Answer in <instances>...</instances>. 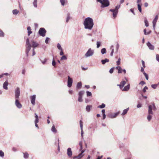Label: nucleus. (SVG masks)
Returning <instances> with one entry per match:
<instances>
[{
  "label": "nucleus",
  "instance_id": "1",
  "mask_svg": "<svg viewBox=\"0 0 159 159\" xmlns=\"http://www.w3.org/2000/svg\"><path fill=\"white\" fill-rule=\"evenodd\" d=\"M83 25L85 29L91 30L94 25L93 19L89 17L86 18L84 21Z\"/></svg>",
  "mask_w": 159,
  "mask_h": 159
},
{
  "label": "nucleus",
  "instance_id": "2",
  "mask_svg": "<svg viewBox=\"0 0 159 159\" xmlns=\"http://www.w3.org/2000/svg\"><path fill=\"white\" fill-rule=\"evenodd\" d=\"M156 110V107L154 103L152 105H149L148 106V115L147 119L148 121H150L151 120L152 118V116L151 114H153V112L152 110Z\"/></svg>",
  "mask_w": 159,
  "mask_h": 159
},
{
  "label": "nucleus",
  "instance_id": "3",
  "mask_svg": "<svg viewBox=\"0 0 159 159\" xmlns=\"http://www.w3.org/2000/svg\"><path fill=\"white\" fill-rule=\"evenodd\" d=\"M120 5H117L115 7V9H110L109 11L113 13V16L114 19L116 17L117 15L118 12V9L120 8Z\"/></svg>",
  "mask_w": 159,
  "mask_h": 159
},
{
  "label": "nucleus",
  "instance_id": "4",
  "mask_svg": "<svg viewBox=\"0 0 159 159\" xmlns=\"http://www.w3.org/2000/svg\"><path fill=\"white\" fill-rule=\"evenodd\" d=\"M26 50L25 52L27 56H28V54L30 50L31 47V45L30 43V42L29 39L28 38L26 39Z\"/></svg>",
  "mask_w": 159,
  "mask_h": 159
},
{
  "label": "nucleus",
  "instance_id": "5",
  "mask_svg": "<svg viewBox=\"0 0 159 159\" xmlns=\"http://www.w3.org/2000/svg\"><path fill=\"white\" fill-rule=\"evenodd\" d=\"M94 53V51L91 48H89L85 54V56L86 57H88L92 56Z\"/></svg>",
  "mask_w": 159,
  "mask_h": 159
},
{
  "label": "nucleus",
  "instance_id": "6",
  "mask_svg": "<svg viewBox=\"0 0 159 159\" xmlns=\"http://www.w3.org/2000/svg\"><path fill=\"white\" fill-rule=\"evenodd\" d=\"M102 2L101 6L102 8L107 7L110 5V2L108 0H103Z\"/></svg>",
  "mask_w": 159,
  "mask_h": 159
},
{
  "label": "nucleus",
  "instance_id": "7",
  "mask_svg": "<svg viewBox=\"0 0 159 159\" xmlns=\"http://www.w3.org/2000/svg\"><path fill=\"white\" fill-rule=\"evenodd\" d=\"M46 33V31L43 28H40L39 31V34L43 37H44L45 36Z\"/></svg>",
  "mask_w": 159,
  "mask_h": 159
},
{
  "label": "nucleus",
  "instance_id": "8",
  "mask_svg": "<svg viewBox=\"0 0 159 159\" xmlns=\"http://www.w3.org/2000/svg\"><path fill=\"white\" fill-rule=\"evenodd\" d=\"M84 93V91H80L78 94L79 97L78 98V101L80 102H81L83 101L82 97Z\"/></svg>",
  "mask_w": 159,
  "mask_h": 159
},
{
  "label": "nucleus",
  "instance_id": "9",
  "mask_svg": "<svg viewBox=\"0 0 159 159\" xmlns=\"http://www.w3.org/2000/svg\"><path fill=\"white\" fill-rule=\"evenodd\" d=\"M20 90L19 88L17 87L15 91V98L16 99H18L20 96Z\"/></svg>",
  "mask_w": 159,
  "mask_h": 159
},
{
  "label": "nucleus",
  "instance_id": "10",
  "mask_svg": "<svg viewBox=\"0 0 159 159\" xmlns=\"http://www.w3.org/2000/svg\"><path fill=\"white\" fill-rule=\"evenodd\" d=\"M73 83V80L72 79L70 78V76H68V79H67V86L68 87H70L72 85Z\"/></svg>",
  "mask_w": 159,
  "mask_h": 159
},
{
  "label": "nucleus",
  "instance_id": "11",
  "mask_svg": "<svg viewBox=\"0 0 159 159\" xmlns=\"http://www.w3.org/2000/svg\"><path fill=\"white\" fill-rule=\"evenodd\" d=\"M119 113L120 112L119 111L114 113H110L108 115V116L109 118H115L118 116Z\"/></svg>",
  "mask_w": 159,
  "mask_h": 159
},
{
  "label": "nucleus",
  "instance_id": "12",
  "mask_svg": "<svg viewBox=\"0 0 159 159\" xmlns=\"http://www.w3.org/2000/svg\"><path fill=\"white\" fill-rule=\"evenodd\" d=\"M67 154L69 157L70 158L72 157V152L71 148H67Z\"/></svg>",
  "mask_w": 159,
  "mask_h": 159
},
{
  "label": "nucleus",
  "instance_id": "13",
  "mask_svg": "<svg viewBox=\"0 0 159 159\" xmlns=\"http://www.w3.org/2000/svg\"><path fill=\"white\" fill-rule=\"evenodd\" d=\"M125 78L126 80V81L125 80L122 81L120 82V84H117V86L120 87V89H122L124 85L126 84V82L128 81L126 78Z\"/></svg>",
  "mask_w": 159,
  "mask_h": 159
},
{
  "label": "nucleus",
  "instance_id": "14",
  "mask_svg": "<svg viewBox=\"0 0 159 159\" xmlns=\"http://www.w3.org/2000/svg\"><path fill=\"white\" fill-rule=\"evenodd\" d=\"M158 18V15H157L152 21L153 27L154 30L155 29L156 25Z\"/></svg>",
  "mask_w": 159,
  "mask_h": 159
},
{
  "label": "nucleus",
  "instance_id": "15",
  "mask_svg": "<svg viewBox=\"0 0 159 159\" xmlns=\"http://www.w3.org/2000/svg\"><path fill=\"white\" fill-rule=\"evenodd\" d=\"M15 104L16 107L19 109L21 108L22 107V105L20 104L19 101L17 99H16Z\"/></svg>",
  "mask_w": 159,
  "mask_h": 159
},
{
  "label": "nucleus",
  "instance_id": "16",
  "mask_svg": "<svg viewBox=\"0 0 159 159\" xmlns=\"http://www.w3.org/2000/svg\"><path fill=\"white\" fill-rule=\"evenodd\" d=\"M31 42L32 47L34 49L35 48L37 47L39 45L38 43L33 40H31Z\"/></svg>",
  "mask_w": 159,
  "mask_h": 159
},
{
  "label": "nucleus",
  "instance_id": "17",
  "mask_svg": "<svg viewBox=\"0 0 159 159\" xmlns=\"http://www.w3.org/2000/svg\"><path fill=\"white\" fill-rule=\"evenodd\" d=\"M36 95H34L32 96H31L30 98L31 99V103L33 105H34L35 104V100Z\"/></svg>",
  "mask_w": 159,
  "mask_h": 159
},
{
  "label": "nucleus",
  "instance_id": "18",
  "mask_svg": "<svg viewBox=\"0 0 159 159\" xmlns=\"http://www.w3.org/2000/svg\"><path fill=\"white\" fill-rule=\"evenodd\" d=\"M80 123L81 130V136L83 137V134H84V132L83 129V122L82 120H80Z\"/></svg>",
  "mask_w": 159,
  "mask_h": 159
},
{
  "label": "nucleus",
  "instance_id": "19",
  "mask_svg": "<svg viewBox=\"0 0 159 159\" xmlns=\"http://www.w3.org/2000/svg\"><path fill=\"white\" fill-rule=\"evenodd\" d=\"M147 46L150 50H153L154 49V47L149 42H148L147 43Z\"/></svg>",
  "mask_w": 159,
  "mask_h": 159
},
{
  "label": "nucleus",
  "instance_id": "20",
  "mask_svg": "<svg viewBox=\"0 0 159 159\" xmlns=\"http://www.w3.org/2000/svg\"><path fill=\"white\" fill-rule=\"evenodd\" d=\"M8 85V82L7 80L3 84V88L4 89L7 90L8 89L7 86Z\"/></svg>",
  "mask_w": 159,
  "mask_h": 159
},
{
  "label": "nucleus",
  "instance_id": "21",
  "mask_svg": "<svg viewBox=\"0 0 159 159\" xmlns=\"http://www.w3.org/2000/svg\"><path fill=\"white\" fill-rule=\"evenodd\" d=\"M130 84H128L127 86H125L124 88L122 89L123 91H128L130 88Z\"/></svg>",
  "mask_w": 159,
  "mask_h": 159
},
{
  "label": "nucleus",
  "instance_id": "22",
  "mask_svg": "<svg viewBox=\"0 0 159 159\" xmlns=\"http://www.w3.org/2000/svg\"><path fill=\"white\" fill-rule=\"evenodd\" d=\"M92 105H87L86 108V111L89 112L90 111V109L92 108Z\"/></svg>",
  "mask_w": 159,
  "mask_h": 159
},
{
  "label": "nucleus",
  "instance_id": "23",
  "mask_svg": "<svg viewBox=\"0 0 159 159\" xmlns=\"http://www.w3.org/2000/svg\"><path fill=\"white\" fill-rule=\"evenodd\" d=\"M109 61V60L107 58H106L104 60H101V62L103 65L105 64L106 62H108Z\"/></svg>",
  "mask_w": 159,
  "mask_h": 159
},
{
  "label": "nucleus",
  "instance_id": "24",
  "mask_svg": "<svg viewBox=\"0 0 159 159\" xmlns=\"http://www.w3.org/2000/svg\"><path fill=\"white\" fill-rule=\"evenodd\" d=\"M116 69L118 70V73L119 74L121 73H122V69L121 68L120 66H118L116 67Z\"/></svg>",
  "mask_w": 159,
  "mask_h": 159
},
{
  "label": "nucleus",
  "instance_id": "25",
  "mask_svg": "<svg viewBox=\"0 0 159 159\" xmlns=\"http://www.w3.org/2000/svg\"><path fill=\"white\" fill-rule=\"evenodd\" d=\"M27 30H28V35L29 36L30 34L32 33L30 27L29 26H28L27 27Z\"/></svg>",
  "mask_w": 159,
  "mask_h": 159
},
{
  "label": "nucleus",
  "instance_id": "26",
  "mask_svg": "<svg viewBox=\"0 0 159 159\" xmlns=\"http://www.w3.org/2000/svg\"><path fill=\"white\" fill-rule=\"evenodd\" d=\"M81 151V152L80 154H79L78 156H77L80 159L84 155H82V154L84 152L85 150H82Z\"/></svg>",
  "mask_w": 159,
  "mask_h": 159
},
{
  "label": "nucleus",
  "instance_id": "27",
  "mask_svg": "<svg viewBox=\"0 0 159 159\" xmlns=\"http://www.w3.org/2000/svg\"><path fill=\"white\" fill-rule=\"evenodd\" d=\"M82 84L81 82H80L77 83L76 85V88L78 89H80L81 88Z\"/></svg>",
  "mask_w": 159,
  "mask_h": 159
},
{
  "label": "nucleus",
  "instance_id": "28",
  "mask_svg": "<svg viewBox=\"0 0 159 159\" xmlns=\"http://www.w3.org/2000/svg\"><path fill=\"white\" fill-rule=\"evenodd\" d=\"M129 110V108H127V109H126L124 110L123 111V112L121 114V115L122 116L125 115V114H126L127 113Z\"/></svg>",
  "mask_w": 159,
  "mask_h": 159
},
{
  "label": "nucleus",
  "instance_id": "29",
  "mask_svg": "<svg viewBox=\"0 0 159 159\" xmlns=\"http://www.w3.org/2000/svg\"><path fill=\"white\" fill-rule=\"evenodd\" d=\"M60 2L61 5L63 6L64 5L65 3H66L67 2V0H60Z\"/></svg>",
  "mask_w": 159,
  "mask_h": 159
},
{
  "label": "nucleus",
  "instance_id": "30",
  "mask_svg": "<svg viewBox=\"0 0 159 159\" xmlns=\"http://www.w3.org/2000/svg\"><path fill=\"white\" fill-rule=\"evenodd\" d=\"M52 131L54 133H56L57 130L56 129L54 125H53L51 128Z\"/></svg>",
  "mask_w": 159,
  "mask_h": 159
},
{
  "label": "nucleus",
  "instance_id": "31",
  "mask_svg": "<svg viewBox=\"0 0 159 159\" xmlns=\"http://www.w3.org/2000/svg\"><path fill=\"white\" fill-rule=\"evenodd\" d=\"M19 12V11L17 9H14L12 11V13L14 15H17Z\"/></svg>",
  "mask_w": 159,
  "mask_h": 159
},
{
  "label": "nucleus",
  "instance_id": "32",
  "mask_svg": "<svg viewBox=\"0 0 159 159\" xmlns=\"http://www.w3.org/2000/svg\"><path fill=\"white\" fill-rule=\"evenodd\" d=\"M23 154L24 158L26 159L29 157V155L27 152H26L25 153H24Z\"/></svg>",
  "mask_w": 159,
  "mask_h": 159
},
{
  "label": "nucleus",
  "instance_id": "33",
  "mask_svg": "<svg viewBox=\"0 0 159 159\" xmlns=\"http://www.w3.org/2000/svg\"><path fill=\"white\" fill-rule=\"evenodd\" d=\"M144 23L146 27H148L149 26L148 22L146 18H145L144 19Z\"/></svg>",
  "mask_w": 159,
  "mask_h": 159
},
{
  "label": "nucleus",
  "instance_id": "34",
  "mask_svg": "<svg viewBox=\"0 0 159 159\" xmlns=\"http://www.w3.org/2000/svg\"><path fill=\"white\" fill-rule=\"evenodd\" d=\"M101 53L102 54H104L106 52V49L105 48H103L101 50Z\"/></svg>",
  "mask_w": 159,
  "mask_h": 159
},
{
  "label": "nucleus",
  "instance_id": "35",
  "mask_svg": "<svg viewBox=\"0 0 159 159\" xmlns=\"http://www.w3.org/2000/svg\"><path fill=\"white\" fill-rule=\"evenodd\" d=\"M37 0H34V2H33V4L34 7H37Z\"/></svg>",
  "mask_w": 159,
  "mask_h": 159
},
{
  "label": "nucleus",
  "instance_id": "36",
  "mask_svg": "<svg viewBox=\"0 0 159 159\" xmlns=\"http://www.w3.org/2000/svg\"><path fill=\"white\" fill-rule=\"evenodd\" d=\"M105 107V105L104 103H102L101 105L98 106V107L100 108H103Z\"/></svg>",
  "mask_w": 159,
  "mask_h": 159
},
{
  "label": "nucleus",
  "instance_id": "37",
  "mask_svg": "<svg viewBox=\"0 0 159 159\" xmlns=\"http://www.w3.org/2000/svg\"><path fill=\"white\" fill-rule=\"evenodd\" d=\"M111 53L110 55L111 56H112L114 53V48L113 46V45L111 46Z\"/></svg>",
  "mask_w": 159,
  "mask_h": 159
},
{
  "label": "nucleus",
  "instance_id": "38",
  "mask_svg": "<svg viewBox=\"0 0 159 159\" xmlns=\"http://www.w3.org/2000/svg\"><path fill=\"white\" fill-rule=\"evenodd\" d=\"M79 145L80 146V151H81L82 150L83 148L82 142L81 141L79 143Z\"/></svg>",
  "mask_w": 159,
  "mask_h": 159
},
{
  "label": "nucleus",
  "instance_id": "39",
  "mask_svg": "<svg viewBox=\"0 0 159 159\" xmlns=\"http://www.w3.org/2000/svg\"><path fill=\"white\" fill-rule=\"evenodd\" d=\"M138 9L139 11L140 12H142V9L141 8V5L139 4H138Z\"/></svg>",
  "mask_w": 159,
  "mask_h": 159
},
{
  "label": "nucleus",
  "instance_id": "40",
  "mask_svg": "<svg viewBox=\"0 0 159 159\" xmlns=\"http://www.w3.org/2000/svg\"><path fill=\"white\" fill-rule=\"evenodd\" d=\"M57 48L60 50H62V48H61V45L59 43L57 44Z\"/></svg>",
  "mask_w": 159,
  "mask_h": 159
},
{
  "label": "nucleus",
  "instance_id": "41",
  "mask_svg": "<svg viewBox=\"0 0 159 159\" xmlns=\"http://www.w3.org/2000/svg\"><path fill=\"white\" fill-rule=\"evenodd\" d=\"M67 59V57L65 55H63L61 58V60H66Z\"/></svg>",
  "mask_w": 159,
  "mask_h": 159
},
{
  "label": "nucleus",
  "instance_id": "42",
  "mask_svg": "<svg viewBox=\"0 0 159 159\" xmlns=\"http://www.w3.org/2000/svg\"><path fill=\"white\" fill-rule=\"evenodd\" d=\"M4 156V153L2 150H0V157H3Z\"/></svg>",
  "mask_w": 159,
  "mask_h": 159
},
{
  "label": "nucleus",
  "instance_id": "43",
  "mask_svg": "<svg viewBox=\"0 0 159 159\" xmlns=\"http://www.w3.org/2000/svg\"><path fill=\"white\" fill-rule=\"evenodd\" d=\"M158 86V84H154L151 85L153 89H156Z\"/></svg>",
  "mask_w": 159,
  "mask_h": 159
},
{
  "label": "nucleus",
  "instance_id": "44",
  "mask_svg": "<svg viewBox=\"0 0 159 159\" xmlns=\"http://www.w3.org/2000/svg\"><path fill=\"white\" fill-rule=\"evenodd\" d=\"M143 74L144 75L146 80H148V75L147 74H146L145 72H143Z\"/></svg>",
  "mask_w": 159,
  "mask_h": 159
},
{
  "label": "nucleus",
  "instance_id": "45",
  "mask_svg": "<svg viewBox=\"0 0 159 159\" xmlns=\"http://www.w3.org/2000/svg\"><path fill=\"white\" fill-rule=\"evenodd\" d=\"M87 95V96H92L91 93L89 91H87L86 92Z\"/></svg>",
  "mask_w": 159,
  "mask_h": 159
},
{
  "label": "nucleus",
  "instance_id": "46",
  "mask_svg": "<svg viewBox=\"0 0 159 159\" xmlns=\"http://www.w3.org/2000/svg\"><path fill=\"white\" fill-rule=\"evenodd\" d=\"M70 14L69 13H68L67 14L66 20V22H68L70 20Z\"/></svg>",
  "mask_w": 159,
  "mask_h": 159
},
{
  "label": "nucleus",
  "instance_id": "47",
  "mask_svg": "<svg viewBox=\"0 0 159 159\" xmlns=\"http://www.w3.org/2000/svg\"><path fill=\"white\" fill-rule=\"evenodd\" d=\"M4 36V33L1 30H0V37H3Z\"/></svg>",
  "mask_w": 159,
  "mask_h": 159
},
{
  "label": "nucleus",
  "instance_id": "48",
  "mask_svg": "<svg viewBox=\"0 0 159 159\" xmlns=\"http://www.w3.org/2000/svg\"><path fill=\"white\" fill-rule=\"evenodd\" d=\"M101 43L100 42L97 41V48H98L100 46Z\"/></svg>",
  "mask_w": 159,
  "mask_h": 159
},
{
  "label": "nucleus",
  "instance_id": "49",
  "mask_svg": "<svg viewBox=\"0 0 159 159\" xmlns=\"http://www.w3.org/2000/svg\"><path fill=\"white\" fill-rule=\"evenodd\" d=\"M120 58H119L118 59V61H116V64L117 65H119L120 63Z\"/></svg>",
  "mask_w": 159,
  "mask_h": 159
},
{
  "label": "nucleus",
  "instance_id": "50",
  "mask_svg": "<svg viewBox=\"0 0 159 159\" xmlns=\"http://www.w3.org/2000/svg\"><path fill=\"white\" fill-rule=\"evenodd\" d=\"M35 117L36 118V119H35V121H36V122H39V120L38 119V116L36 114V113H35Z\"/></svg>",
  "mask_w": 159,
  "mask_h": 159
},
{
  "label": "nucleus",
  "instance_id": "51",
  "mask_svg": "<svg viewBox=\"0 0 159 159\" xmlns=\"http://www.w3.org/2000/svg\"><path fill=\"white\" fill-rule=\"evenodd\" d=\"M156 59L157 61L159 62V55L157 54L156 55Z\"/></svg>",
  "mask_w": 159,
  "mask_h": 159
},
{
  "label": "nucleus",
  "instance_id": "52",
  "mask_svg": "<svg viewBox=\"0 0 159 159\" xmlns=\"http://www.w3.org/2000/svg\"><path fill=\"white\" fill-rule=\"evenodd\" d=\"M148 89V88L147 86H145L144 87V88H143V92L145 93L146 91V90Z\"/></svg>",
  "mask_w": 159,
  "mask_h": 159
},
{
  "label": "nucleus",
  "instance_id": "53",
  "mask_svg": "<svg viewBox=\"0 0 159 159\" xmlns=\"http://www.w3.org/2000/svg\"><path fill=\"white\" fill-rule=\"evenodd\" d=\"M52 64L53 66H55L56 64V62L53 59L52 60Z\"/></svg>",
  "mask_w": 159,
  "mask_h": 159
},
{
  "label": "nucleus",
  "instance_id": "54",
  "mask_svg": "<svg viewBox=\"0 0 159 159\" xmlns=\"http://www.w3.org/2000/svg\"><path fill=\"white\" fill-rule=\"evenodd\" d=\"M145 84V83L143 81H140L139 83V84H141L143 85Z\"/></svg>",
  "mask_w": 159,
  "mask_h": 159
},
{
  "label": "nucleus",
  "instance_id": "55",
  "mask_svg": "<svg viewBox=\"0 0 159 159\" xmlns=\"http://www.w3.org/2000/svg\"><path fill=\"white\" fill-rule=\"evenodd\" d=\"M113 70H114V68H111L110 70H109L110 73L111 74L113 72Z\"/></svg>",
  "mask_w": 159,
  "mask_h": 159
},
{
  "label": "nucleus",
  "instance_id": "56",
  "mask_svg": "<svg viewBox=\"0 0 159 159\" xmlns=\"http://www.w3.org/2000/svg\"><path fill=\"white\" fill-rule=\"evenodd\" d=\"M142 63L143 67L144 68H145V63H144V61L143 60L142 61Z\"/></svg>",
  "mask_w": 159,
  "mask_h": 159
},
{
  "label": "nucleus",
  "instance_id": "57",
  "mask_svg": "<svg viewBox=\"0 0 159 159\" xmlns=\"http://www.w3.org/2000/svg\"><path fill=\"white\" fill-rule=\"evenodd\" d=\"M49 38H48V37H47L46 39H45V42L46 43H48V41H49Z\"/></svg>",
  "mask_w": 159,
  "mask_h": 159
},
{
  "label": "nucleus",
  "instance_id": "58",
  "mask_svg": "<svg viewBox=\"0 0 159 159\" xmlns=\"http://www.w3.org/2000/svg\"><path fill=\"white\" fill-rule=\"evenodd\" d=\"M63 54H64V52H63V50L62 49V50H61V51L60 52V55L61 56H62V55H63Z\"/></svg>",
  "mask_w": 159,
  "mask_h": 159
},
{
  "label": "nucleus",
  "instance_id": "59",
  "mask_svg": "<svg viewBox=\"0 0 159 159\" xmlns=\"http://www.w3.org/2000/svg\"><path fill=\"white\" fill-rule=\"evenodd\" d=\"M35 54V51H34V49L33 48L32 56L34 55Z\"/></svg>",
  "mask_w": 159,
  "mask_h": 159
},
{
  "label": "nucleus",
  "instance_id": "60",
  "mask_svg": "<svg viewBox=\"0 0 159 159\" xmlns=\"http://www.w3.org/2000/svg\"><path fill=\"white\" fill-rule=\"evenodd\" d=\"M141 71L142 72H143H143H145L144 71V68H143V67H141Z\"/></svg>",
  "mask_w": 159,
  "mask_h": 159
},
{
  "label": "nucleus",
  "instance_id": "61",
  "mask_svg": "<svg viewBox=\"0 0 159 159\" xmlns=\"http://www.w3.org/2000/svg\"><path fill=\"white\" fill-rule=\"evenodd\" d=\"M142 107V105L140 104H138L137 105V108H140Z\"/></svg>",
  "mask_w": 159,
  "mask_h": 159
},
{
  "label": "nucleus",
  "instance_id": "62",
  "mask_svg": "<svg viewBox=\"0 0 159 159\" xmlns=\"http://www.w3.org/2000/svg\"><path fill=\"white\" fill-rule=\"evenodd\" d=\"M80 158H79L78 156H75L73 157V159H80Z\"/></svg>",
  "mask_w": 159,
  "mask_h": 159
},
{
  "label": "nucleus",
  "instance_id": "63",
  "mask_svg": "<svg viewBox=\"0 0 159 159\" xmlns=\"http://www.w3.org/2000/svg\"><path fill=\"white\" fill-rule=\"evenodd\" d=\"M69 93L70 94H71L73 93V91L72 90H70L69 91Z\"/></svg>",
  "mask_w": 159,
  "mask_h": 159
},
{
  "label": "nucleus",
  "instance_id": "64",
  "mask_svg": "<svg viewBox=\"0 0 159 159\" xmlns=\"http://www.w3.org/2000/svg\"><path fill=\"white\" fill-rule=\"evenodd\" d=\"M144 6L146 7H147L148 6V4L147 2H145L144 4Z\"/></svg>",
  "mask_w": 159,
  "mask_h": 159
}]
</instances>
